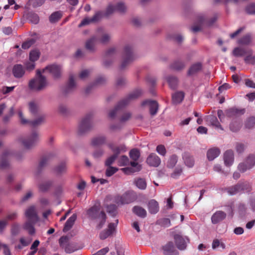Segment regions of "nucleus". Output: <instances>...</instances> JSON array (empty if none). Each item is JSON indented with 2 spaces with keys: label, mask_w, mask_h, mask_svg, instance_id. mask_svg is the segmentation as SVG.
Instances as JSON below:
<instances>
[{
  "label": "nucleus",
  "mask_w": 255,
  "mask_h": 255,
  "mask_svg": "<svg viewBox=\"0 0 255 255\" xmlns=\"http://www.w3.org/2000/svg\"><path fill=\"white\" fill-rule=\"evenodd\" d=\"M88 218L96 223V228L101 229L106 223V215L103 211H100L98 206L95 205L87 211Z\"/></svg>",
  "instance_id": "nucleus-1"
},
{
  "label": "nucleus",
  "mask_w": 255,
  "mask_h": 255,
  "mask_svg": "<svg viewBox=\"0 0 255 255\" xmlns=\"http://www.w3.org/2000/svg\"><path fill=\"white\" fill-rule=\"evenodd\" d=\"M47 85V81L45 76L42 75V72L37 70L35 78L30 80L28 83L30 90L38 92L44 89Z\"/></svg>",
  "instance_id": "nucleus-2"
},
{
  "label": "nucleus",
  "mask_w": 255,
  "mask_h": 255,
  "mask_svg": "<svg viewBox=\"0 0 255 255\" xmlns=\"http://www.w3.org/2000/svg\"><path fill=\"white\" fill-rule=\"evenodd\" d=\"M141 94L140 91L137 90L130 94L127 99H125L120 101L116 108L110 111L109 113V117L111 119H114L118 114L119 110L122 107L127 105L129 99H132L137 98Z\"/></svg>",
  "instance_id": "nucleus-3"
},
{
  "label": "nucleus",
  "mask_w": 255,
  "mask_h": 255,
  "mask_svg": "<svg viewBox=\"0 0 255 255\" xmlns=\"http://www.w3.org/2000/svg\"><path fill=\"white\" fill-rule=\"evenodd\" d=\"M134 56L133 54L131 46L127 45L125 46L123 52V61L120 66L121 69H123L129 64L134 59Z\"/></svg>",
  "instance_id": "nucleus-4"
},
{
  "label": "nucleus",
  "mask_w": 255,
  "mask_h": 255,
  "mask_svg": "<svg viewBox=\"0 0 255 255\" xmlns=\"http://www.w3.org/2000/svg\"><path fill=\"white\" fill-rule=\"evenodd\" d=\"M217 17L214 16L210 19H207L203 15H199L197 17L198 25L192 27V31L194 32H198L202 29V25L204 24L208 26L212 25L217 20Z\"/></svg>",
  "instance_id": "nucleus-5"
},
{
  "label": "nucleus",
  "mask_w": 255,
  "mask_h": 255,
  "mask_svg": "<svg viewBox=\"0 0 255 255\" xmlns=\"http://www.w3.org/2000/svg\"><path fill=\"white\" fill-rule=\"evenodd\" d=\"M62 71V65L54 64L45 67L43 70L42 73L48 72L52 75L54 79H58L61 77Z\"/></svg>",
  "instance_id": "nucleus-6"
},
{
  "label": "nucleus",
  "mask_w": 255,
  "mask_h": 255,
  "mask_svg": "<svg viewBox=\"0 0 255 255\" xmlns=\"http://www.w3.org/2000/svg\"><path fill=\"white\" fill-rule=\"evenodd\" d=\"M126 10V6L123 2H118L116 4H110L107 8L105 14L108 16L115 11L124 12Z\"/></svg>",
  "instance_id": "nucleus-7"
},
{
  "label": "nucleus",
  "mask_w": 255,
  "mask_h": 255,
  "mask_svg": "<svg viewBox=\"0 0 255 255\" xmlns=\"http://www.w3.org/2000/svg\"><path fill=\"white\" fill-rule=\"evenodd\" d=\"M39 140V135L36 132H32L28 137L21 140L23 145L26 148H30Z\"/></svg>",
  "instance_id": "nucleus-8"
},
{
  "label": "nucleus",
  "mask_w": 255,
  "mask_h": 255,
  "mask_svg": "<svg viewBox=\"0 0 255 255\" xmlns=\"http://www.w3.org/2000/svg\"><path fill=\"white\" fill-rule=\"evenodd\" d=\"M118 220H116V223H111L108 225V229L103 230L100 234V238L101 240H105L112 235L117 227L118 224Z\"/></svg>",
  "instance_id": "nucleus-9"
},
{
  "label": "nucleus",
  "mask_w": 255,
  "mask_h": 255,
  "mask_svg": "<svg viewBox=\"0 0 255 255\" xmlns=\"http://www.w3.org/2000/svg\"><path fill=\"white\" fill-rule=\"evenodd\" d=\"M17 114L20 119V123L23 125H25L31 123L32 125L35 126L43 122L45 119V117L44 116H42L38 118L36 120L31 122L29 120L24 118L22 111L20 109H19L17 111Z\"/></svg>",
  "instance_id": "nucleus-10"
},
{
  "label": "nucleus",
  "mask_w": 255,
  "mask_h": 255,
  "mask_svg": "<svg viewBox=\"0 0 255 255\" xmlns=\"http://www.w3.org/2000/svg\"><path fill=\"white\" fill-rule=\"evenodd\" d=\"M25 216L28 220L33 223H36L39 220L35 207L34 206L29 207L25 210Z\"/></svg>",
  "instance_id": "nucleus-11"
},
{
  "label": "nucleus",
  "mask_w": 255,
  "mask_h": 255,
  "mask_svg": "<svg viewBox=\"0 0 255 255\" xmlns=\"http://www.w3.org/2000/svg\"><path fill=\"white\" fill-rule=\"evenodd\" d=\"M133 198L129 192H127L122 196L117 197L116 199V202L118 205L129 204L132 202Z\"/></svg>",
  "instance_id": "nucleus-12"
},
{
  "label": "nucleus",
  "mask_w": 255,
  "mask_h": 255,
  "mask_svg": "<svg viewBox=\"0 0 255 255\" xmlns=\"http://www.w3.org/2000/svg\"><path fill=\"white\" fill-rule=\"evenodd\" d=\"M68 240L67 237H62L59 240V243L61 246L65 249V251L67 253H72L77 250L76 248L73 244H69L65 245Z\"/></svg>",
  "instance_id": "nucleus-13"
},
{
  "label": "nucleus",
  "mask_w": 255,
  "mask_h": 255,
  "mask_svg": "<svg viewBox=\"0 0 255 255\" xmlns=\"http://www.w3.org/2000/svg\"><path fill=\"white\" fill-rule=\"evenodd\" d=\"M162 250L164 255H178V251L172 242H168L163 246Z\"/></svg>",
  "instance_id": "nucleus-14"
},
{
  "label": "nucleus",
  "mask_w": 255,
  "mask_h": 255,
  "mask_svg": "<svg viewBox=\"0 0 255 255\" xmlns=\"http://www.w3.org/2000/svg\"><path fill=\"white\" fill-rule=\"evenodd\" d=\"M176 245L178 249L180 250H184L186 249L187 244L189 242L187 238H184L182 236L176 235L174 237Z\"/></svg>",
  "instance_id": "nucleus-15"
},
{
  "label": "nucleus",
  "mask_w": 255,
  "mask_h": 255,
  "mask_svg": "<svg viewBox=\"0 0 255 255\" xmlns=\"http://www.w3.org/2000/svg\"><path fill=\"white\" fill-rule=\"evenodd\" d=\"M142 105L143 106H148L149 108L150 113L152 116L156 114L158 109V104L155 101L145 100L143 102Z\"/></svg>",
  "instance_id": "nucleus-16"
},
{
  "label": "nucleus",
  "mask_w": 255,
  "mask_h": 255,
  "mask_svg": "<svg viewBox=\"0 0 255 255\" xmlns=\"http://www.w3.org/2000/svg\"><path fill=\"white\" fill-rule=\"evenodd\" d=\"M146 162L150 166L158 167L161 163V160L155 153H152L147 157Z\"/></svg>",
  "instance_id": "nucleus-17"
},
{
  "label": "nucleus",
  "mask_w": 255,
  "mask_h": 255,
  "mask_svg": "<svg viewBox=\"0 0 255 255\" xmlns=\"http://www.w3.org/2000/svg\"><path fill=\"white\" fill-rule=\"evenodd\" d=\"M131 167L123 168L121 170L126 174H129L135 172H138L141 169V166L138 163L134 161L130 162Z\"/></svg>",
  "instance_id": "nucleus-18"
},
{
  "label": "nucleus",
  "mask_w": 255,
  "mask_h": 255,
  "mask_svg": "<svg viewBox=\"0 0 255 255\" xmlns=\"http://www.w3.org/2000/svg\"><path fill=\"white\" fill-rule=\"evenodd\" d=\"M245 113L244 109H239L232 108L225 111L226 116L229 118H234L243 115Z\"/></svg>",
  "instance_id": "nucleus-19"
},
{
  "label": "nucleus",
  "mask_w": 255,
  "mask_h": 255,
  "mask_svg": "<svg viewBox=\"0 0 255 255\" xmlns=\"http://www.w3.org/2000/svg\"><path fill=\"white\" fill-rule=\"evenodd\" d=\"M9 157L10 155L8 152H4L1 155L0 160V169H6L9 167Z\"/></svg>",
  "instance_id": "nucleus-20"
},
{
  "label": "nucleus",
  "mask_w": 255,
  "mask_h": 255,
  "mask_svg": "<svg viewBox=\"0 0 255 255\" xmlns=\"http://www.w3.org/2000/svg\"><path fill=\"white\" fill-rule=\"evenodd\" d=\"M226 214L222 211L216 212L211 217L212 223L214 224H217L225 219Z\"/></svg>",
  "instance_id": "nucleus-21"
},
{
  "label": "nucleus",
  "mask_w": 255,
  "mask_h": 255,
  "mask_svg": "<svg viewBox=\"0 0 255 255\" xmlns=\"http://www.w3.org/2000/svg\"><path fill=\"white\" fill-rule=\"evenodd\" d=\"M92 126V118L90 115L86 116L81 122L80 128L82 130L88 129Z\"/></svg>",
  "instance_id": "nucleus-22"
},
{
  "label": "nucleus",
  "mask_w": 255,
  "mask_h": 255,
  "mask_svg": "<svg viewBox=\"0 0 255 255\" xmlns=\"http://www.w3.org/2000/svg\"><path fill=\"white\" fill-rule=\"evenodd\" d=\"M224 163L227 166L231 165L234 160V152L232 150H227L224 155Z\"/></svg>",
  "instance_id": "nucleus-23"
},
{
  "label": "nucleus",
  "mask_w": 255,
  "mask_h": 255,
  "mask_svg": "<svg viewBox=\"0 0 255 255\" xmlns=\"http://www.w3.org/2000/svg\"><path fill=\"white\" fill-rule=\"evenodd\" d=\"M101 16L102 13L100 12H98L91 18L88 17L84 18L79 24V26L81 27L90 22H96L101 18Z\"/></svg>",
  "instance_id": "nucleus-24"
},
{
  "label": "nucleus",
  "mask_w": 255,
  "mask_h": 255,
  "mask_svg": "<svg viewBox=\"0 0 255 255\" xmlns=\"http://www.w3.org/2000/svg\"><path fill=\"white\" fill-rule=\"evenodd\" d=\"M220 150L217 147H213L209 149L207 153V156L209 160L212 161L219 155Z\"/></svg>",
  "instance_id": "nucleus-25"
},
{
  "label": "nucleus",
  "mask_w": 255,
  "mask_h": 255,
  "mask_svg": "<svg viewBox=\"0 0 255 255\" xmlns=\"http://www.w3.org/2000/svg\"><path fill=\"white\" fill-rule=\"evenodd\" d=\"M207 120L208 122L215 128H220L222 130H223L221 125H220L216 116L212 115H209L207 117Z\"/></svg>",
  "instance_id": "nucleus-26"
},
{
  "label": "nucleus",
  "mask_w": 255,
  "mask_h": 255,
  "mask_svg": "<svg viewBox=\"0 0 255 255\" xmlns=\"http://www.w3.org/2000/svg\"><path fill=\"white\" fill-rule=\"evenodd\" d=\"M12 73L15 78H21L24 74V70L22 65L17 64L14 66Z\"/></svg>",
  "instance_id": "nucleus-27"
},
{
  "label": "nucleus",
  "mask_w": 255,
  "mask_h": 255,
  "mask_svg": "<svg viewBox=\"0 0 255 255\" xmlns=\"http://www.w3.org/2000/svg\"><path fill=\"white\" fill-rule=\"evenodd\" d=\"M106 141V136L104 135H98L92 138L91 144L93 146H99L105 143Z\"/></svg>",
  "instance_id": "nucleus-28"
},
{
  "label": "nucleus",
  "mask_w": 255,
  "mask_h": 255,
  "mask_svg": "<svg viewBox=\"0 0 255 255\" xmlns=\"http://www.w3.org/2000/svg\"><path fill=\"white\" fill-rule=\"evenodd\" d=\"M149 212L151 214H155L159 211V206L158 202L155 200H151L148 204Z\"/></svg>",
  "instance_id": "nucleus-29"
},
{
  "label": "nucleus",
  "mask_w": 255,
  "mask_h": 255,
  "mask_svg": "<svg viewBox=\"0 0 255 255\" xmlns=\"http://www.w3.org/2000/svg\"><path fill=\"white\" fill-rule=\"evenodd\" d=\"M76 215L75 214H73L68 219L63 228V232H66L72 228L76 219Z\"/></svg>",
  "instance_id": "nucleus-30"
},
{
  "label": "nucleus",
  "mask_w": 255,
  "mask_h": 255,
  "mask_svg": "<svg viewBox=\"0 0 255 255\" xmlns=\"http://www.w3.org/2000/svg\"><path fill=\"white\" fill-rule=\"evenodd\" d=\"M132 212L137 216L144 218L146 216V210L141 207L136 206L132 208Z\"/></svg>",
  "instance_id": "nucleus-31"
},
{
  "label": "nucleus",
  "mask_w": 255,
  "mask_h": 255,
  "mask_svg": "<svg viewBox=\"0 0 255 255\" xmlns=\"http://www.w3.org/2000/svg\"><path fill=\"white\" fill-rule=\"evenodd\" d=\"M184 98V94L182 92H177L172 95V102L174 104L180 103Z\"/></svg>",
  "instance_id": "nucleus-32"
},
{
  "label": "nucleus",
  "mask_w": 255,
  "mask_h": 255,
  "mask_svg": "<svg viewBox=\"0 0 255 255\" xmlns=\"http://www.w3.org/2000/svg\"><path fill=\"white\" fill-rule=\"evenodd\" d=\"M35 224L28 220L23 225V229L26 230L30 235H33L35 233V229L34 228Z\"/></svg>",
  "instance_id": "nucleus-33"
},
{
  "label": "nucleus",
  "mask_w": 255,
  "mask_h": 255,
  "mask_svg": "<svg viewBox=\"0 0 255 255\" xmlns=\"http://www.w3.org/2000/svg\"><path fill=\"white\" fill-rule=\"evenodd\" d=\"M96 39L93 37L88 39L86 42V48L89 51H93L95 48Z\"/></svg>",
  "instance_id": "nucleus-34"
},
{
  "label": "nucleus",
  "mask_w": 255,
  "mask_h": 255,
  "mask_svg": "<svg viewBox=\"0 0 255 255\" xmlns=\"http://www.w3.org/2000/svg\"><path fill=\"white\" fill-rule=\"evenodd\" d=\"M203 68V64L200 62H196L192 64V75L201 72Z\"/></svg>",
  "instance_id": "nucleus-35"
},
{
  "label": "nucleus",
  "mask_w": 255,
  "mask_h": 255,
  "mask_svg": "<svg viewBox=\"0 0 255 255\" xmlns=\"http://www.w3.org/2000/svg\"><path fill=\"white\" fill-rule=\"evenodd\" d=\"M248 55L245 58V61L247 64L255 65V56L253 55V52L251 50L249 49Z\"/></svg>",
  "instance_id": "nucleus-36"
},
{
  "label": "nucleus",
  "mask_w": 255,
  "mask_h": 255,
  "mask_svg": "<svg viewBox=\"0 0 255 255\" xmlns=\"http://www.w3.org/2000/svg\"><path fill=\"white\" fill-rule=\"evenodd\" d=\"M241 186L238 183L234 186L229 187L226 189L228 193L230 195H234L241 191Z\"/></svg>",
  "instance_id": "nucleus-37"
},
{
  "label": "nucleus",
  "mask_w": 255,
  "mask_h": 255,
  "mask_svg": "<svg viewBox=\"0 0 255 255\" xmlns=\"http://www.w3.org/2000/svg\"><path fill=\"white\" fill-rule=\"evenodd\" d=\"M169 86L171 89H175L177 85V79L173 76H169L166 78Z\"/></svg>",
  "instance_id": "nucleus-38"
},
{
  "label": "nucleus",
  "mask_w": 255,
  "mask_h": 255,
  "mask_svg": "<svg viewBox=\"0 0 255 255\" xmlns=\"http://www.w3.org/2000/svg\"><path fill=\"white\" fill-rule=\"evenodd\" d=\"M76 86V83L74 80V77L73 76H70L68 82L66 86V91L67 92H69L72 90L74 88H75Z\"/></svg>",
  "instance_id": "nucleus-39"
},
{
  "label": "nucleus",
  "mask_w": 255,
  "mask_h": 255,
  "mask_svg": "<svg viewBox=\"0 0 255 255\" xmlns=\"http://www.w3.org/2000/svg\"><path fill=\"white\" fill-rule=\"evenodd\" d=\"M248 50L241 48H235L233 52V55L235 56H242L245 55H247L248 53Z\"/></svg>",
  "instance_id": "nucleus-40"
},
{
  "label": "nucleus",
  "mask_w": 255,
  "mask_h": 255,
  "mask_svg": "<svg viewBox=\"0 0 255 255\" xmlns=\"http://www.w3.org/2000/svg\"><path fill=\"white\" fill-rule=\"evenodd\" d=\"M134 183L136 187L141 190H143L146 188V183L143 179L139 178L135 180Z\"/></svg>",
  "instance_id": "nucleus-41"
},
{
  "label": "nucleus",
  "mask_w": 255,
  "mask_h": 255,
  "mask_svg": "<svg viewBox=\"0 0 255 255\" xmlns=\"http://www.w3.org/2000/svg\"><path fill=\"white\" fill-rule=\"evenodd\" d=\"M40 56V52L38 50H32L29 53V60L31 61L35 62L38 59Z\"/></svg>",
  "instance_id": "nucleus-42"
},
{
  "label": "nucleus",
  "mask_w": 255,
  "mask_h": 255,
  "mask_svg": "<svg viewBox=\"0 0 255 255\" xmlns=\"http://www.w3.org/2000/svg\"><path fill=\"white\" fill-rule=\"evenodd\" d=\"M140 156V152L138 150L136 149H132L129 152L130 158L132 159L134 162L138 159Z\"/></svg>",
  "instance_id": "nucleus-43"
},
{
  "label": "nucleus",
  "mask_w": 255,
  "mask_h": 255,
  "mask_svg": "<svg viewBox=\"0 0 255 255\" xmlns=\"http://www.w3.org/2000/svg\"><path fill=\"white\" fill-rule=\"evenodd\" d=\"M238 185L241 186V191H243L246 192H250L252 189L251 185L247 182L238 183Z\"/></svg>",
  "instance_id": "nucleus-44"
},
{
  "label": "nucleus",
  "mask_w": 255,
  "mask_h": 255,
  "mask_svg": "<svg viewBox=\"0 0 255 255\" xmlns=\"http://www.w3.org/2000/svg\"><path fill=\"white\" fill-rule=\"evenodd\" d=\"M239 170L242 172H245L247 170H250L252 168V166L247 164L245 161L240 163L238 167Z\"/></svg>",
  "instance_id": "nucleus-45"
},
{
  "label": "nucleus",
  "mask_w": 255,
  "mask_h": 255,
  "mask_svg": "<svg viewBox=\"0 0 255 255\" xmlns=\"http://www.w3.org/2000/svg\"><path fill=\"white\" fill-rule=\"evenodd\" d=\"M252 40L251 35L250 34H247L242 37L239 40V42L241 44H249Z\"/></svg>",
  "instance_id": "nucleus-46"
},
{
  "label": "nucleus",
  "mask_w": 255,
  "mask_h": 255,
  "mask_svg": "<svg viewBox=\"0 0 255 255\" xmlns=\"http://www.w3.org/2000/svg\"><path fill=\"white\" fill-rule=\"evenodd\" d=\"M177 162V157L175 155H171L167 162V165L169 168H173Z\"/></svg>",
  "instance_id": "nucleus-47"
},
{
  "label": "nucleus",
  "mask_w": 255,
  "mask_h": 255,
  "mask_svg": "<svg viewBox=\"0 0 255 255\" xmlns=\"http://www.w3.org/2000/svg\"><path fill=\"white\" fill-rule=\"evenodd\" d=\"M108 146L112 149V150L115 152V153L119 154L121 151L124 150L123 147H116L113 143H109L108 144Z\"/></svg>",
  "instance_id": "nucleus-48"
},
{
  "label": "nucleus",
  "mask_w": 255,
  "mask_h": 255,
  "mask_svg": "<svg viewBox=\"0 0 255 255\" xmlns=\"http://www.w3.org/2000/svg\"><path fill=\"white\" fill-rule=\"evenodd\" d=\"M62 14L59 11L55 12L49 17V20L51 22H55L60 18Z\"/></svg>",
  "instance_id": "nucleus-49"
},
{
  "label": "nucleus",
  "mask_w": 255,
  "mask_h": 255,
  "mask_svg": "<svg viewBox=\"0 0 255 255\" xmlns=\"http://www.w3.org/2000/svg\"><path fill=\"white\" fill-rule=\"evenodd\" d=\"M119 165L120 166H126L129 164V159L127 156L123 155L118 160Z\"/></svg>",
  "instance_id": "nucleus-50"
},
{
  "label": "nucleus",
  "mask_w": 255,
  "mask_h": 255,
  "mask_svg": "<svg viewBox=\"0 0 255 255\" xmlns=\"http://www.w3.org/2000/svg\"><path fill=\"white\" fill-rule=\"evenodd\" d=\"M255 125V118L252 117L248 118L245 124V127L247 128H251L254 127Z\"/></svg>",
  "instance_id": "nucleus-51"
},
{
  "label": "nucleus",
  "mask_w": 255,
  "mask_h": 255,
  "mask_svg": "<svg viewBox=\"0 0 255 255\" xmlns=\"http://www.w3.org/2000/svg\"><path fill=\"white\" fill-rule=\"evenodd\" d=\"M245 162L250 165L252 166V168L255 165V155L253 154L249 155L246 160Z\"/></svg>",
  "instance_id": "nucleus-52"
},
{
  "label": "nucleus",
  "mask_w": 255,
  "mask_h": 255,
  "mask_svg": "<svg viewBox=\"0 0 255 255\" xmlns=\"http://www.w3.org/2000/svg\"><path fill=\"white\" fill-rule=\"evenodd\" d=\"M185 164L188 167L191 166V158L189 153L185 152L183 155Z\"/></svg>",
  "instance_id": "nucleus-53"
},
{
  "label": "nucleus",
  "mask_w": 255,
  "mask_h": 255,
  "mask_svg": "<svg viewBox=\"0 0 255 255\" xmlns=\"http://www.w3.org/2000/svg\"><path fill=\"white\" fill-rule=\"evenodd\" d=\"M238 210L239 214L243 216L247 212V208L245 204L240 203L238 205Z\"/></svg>",
  "instance_id": "nucleus-54"
},
{
  "label": "nucleus",
  "mask_w": 255,
  "mask_h": 255,
  "mask_svg": "<svg viewBox=\"0 0 255 255\" xmlns=\"http://www.w3.org/2000/svg\"><path fill=\"white\" fill-rule=\"evenodd\" d=\"M28 105L30 112L33 114H36L38 109L37 105L34 102H30Z\"/></svg>",
  "instance_id": "nucleus-55"
},
{
  "label": "nucleus",
  "mask_w": 255,
  "mask_h": 255,
  "mask_svg": "<svg viewBox=\"0 0 255 255\" xmlns=\"http://www.w3.org/2000/svg\"><path fill=\"white\" fill-rule=\"evenodd\" d=\"M246 11L249 14H255V3H252L247 5Z\"/></svg>",
  "instance_id": "nucleus-56"
},
{
  "label": "nucleus",
  "mask_w": 255,
  "mask_h": 255,
  "mask_svg": "<svg viewBox=\"0 0 255 255\" xmlns=\"http://www.w3.org/2000/svg\"><path fill=\"white\" fill-rule=\"evenodd\" d=\"M184 64L180 61H176L173 63L171 65V68L176 70H179L184 67Z\"/></svg>",
  "instance_id": "nucleus-57"
},
{
  "label": "nucleus",
  "mask_w": 255,
  "mask_h": 255,
  "mask_svg": "<svg viewBox=\"0 0 255 255\" xmlns=\"http://www.w3.org/2000/svg\"><path fill=\"white\" fill-rule=\"evenodd\" d=\"M246 145L244 143L237 142L236 144V149L238 153H243L246 148Z\"/></svg>",
  "instance_id": "nucleus-58"
},
{
  "label": "nucleus",
  "mask_w": 255,
  "mask_h": 255,
  "mask_svg": "<svg viewBox=\"0 0 255 255\" xmlns=\"http://www.w3.org/2000/svg\"><path fill=\"white\" fill-rule=\"evenodd\" d=\"M111 35L107 33H104L102 35L100 41L102 43H106L108 42L111 39Z\"/></svg>",
  "instance_id": "nucleus-59"
},
{
  "label": "nucleus",
  "mask_w": 255,
  "mask_h": 255,
  "mask_svg": "<svg viewBox=\"0 0 255 255\" xmlns=\"http://www.w3.org/2000/svg\"><path fill=\"white\" fill-rule=\"evenodd\" d=\"M90 73V71L88 69L82 70L79 74V78L82 80H85L88 77Z\"/></svg>",
  "instance_id": "nucleus-60"
},
{
  "label": "nucleus",
  "mask_w": 255,
  "mask_h": 255,
  "mask_svg": "<svg viewBox=\"0 0 255 255\" xmlns=\"http://www.w3.org/2000/svg\"><path fill=\"white\" fill-rule=\"evenodd\" d=\"M50 185L51 183L49 181L43 182L39 185V188L42 191H45L49 189Z\"/></svg>",
  "instance_id": "nucleus-61"
},
{
  "label": "nucleus",
  "mask_w": 255,
  "mask_h": 255,
  "mask_svg": "<svg viewBox=\"0 0 255 255\" xmlns=\"http://www.w3.org/2000/svg\"><path fill=\"white\" fill-rule=\"evenodd\" d=\"M156 151L158 154L162 156H165L166 153V150L164 145H159L156 147Z\"/></svg>",
  "instance_id": "nucleus-62"
},
{
  "label": "nucleus",
  "mask_w": 255,
  "mask_h": 255,
  "mask_svg": "<svg viewBox=\"0 0 255 255\" xmlns=\"http://www.w3.org/2000/svg\"><path fill=\"white\" fill-rule=\"evenodd\" d=\"M118 154L115 153L114 155L109 157L106 161L105 164L107 166H110L117 158Z\"/></svg>",
  "instance_id": "nucleus-63"
},
{
  "label": "nucleus",
  "mask_w": 255,
  "mask_h": 255,
  "mask_svg": "<svg viewBox=\"0 0 255 255\" xmlns=\"http://www.w3.org/2000/svg\"><path fill=\"white\" fill-rule=\"evenodd\" d=\"M118 171V168L112 166H110L106 170V175L110 177Z\"/></svg>",
  "instance_id": "nucleus-64"
}]
</instances>
